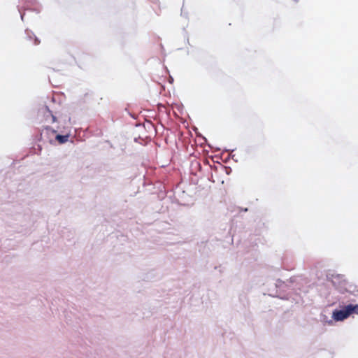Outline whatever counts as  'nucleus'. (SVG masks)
Segmentation results:
<instances>
[{
	"label": "nucleus",
	"instance_id": "3",
	"mask_svg": "<svg viewBox=\"0 0 358 358\" xmlns=\"http://www.w3.org/2000/svg\"><path fill=\"white\" fill-rule=\"evenodd\" d=\"M209 158H195L190 163V173L194 176H196L199 171L208 170V168H211V165L209 164Z\"/></svg>",
	"mask_w": 358,
	"mask_h": 358
},
{
	"label": "nucleus",
	"instance_id": "12",
	"mask_svg": "<svg viewBox=\"0 0 358 358\" xmlns=\"http://www.w3.org/2000/svg\"><path fill=\"white\" fill-rule=\"evenodd\" d=\"M46 110H47V112L48 113V115H47L46 117L50 115L51 117V118H52V123L56 122H57V117L53 114H52L51 111L49 110V109L48 108H46Z\"/></svg>",
	"mask_w": 358,
	"mask_h": 358
},
{
	"label": "nucleus",
	"instance_id": "7",
	"mask_svg": "<svg viewBox=\"0 0 358 358\" xmlns=\"http://www.w3.org/2000/svg\"><path fill=\"white\" fill-rule=\"evenodd\" d=\"M343 293L348 292L355 296H358V289L356 285H349L348 287L345 288Z\"/></svg>",
	"mask_w": 358,
	"mask_h": 358
},
{
	"label": "nucleus",
	"instance_id": "5",
	"mask_svg": "<svg viewBox=\"0 0 358 358\" xmlns=\"http://www.w3.org/2000/svg\"><path fill=\"white\" fill-rule=\"evenodd\" d=\"M57 132V130L52 129L50 127H46L43 128L41 132V139L44 142L55 144Z\"/></svg>",
	"mask_w": 358,
	"mask_h": 358
},
{
	"label": "nucleus",
	"instance_id": "16",
	"mask_svg": "<svg viewBox=\"0 0 358 358\" xmlns=\"http://www.w3.org/2000/svg\"><path fill=\"white\" fill-rule=\"evenodd\" d=\"M171 159H172V158H168V159H167V162L170 163V162H171Z\"/></svg>",
	"mask_w": 358,
	"mask_h": 358
},
{
	"label": "nucleus",
	"instance_id": "19",
	"mask_svg": "<svg viewBox=\"0 0 358 358\" xmlns=\"http://www.w3.org/2000/svg\"><path fill=\"white\" fill-rule=\"evenodd\" d=\"M27 34H28V36H29V38H31V35H29V33H27Z\"/></svg>",
	"mask_w": 358,
	"mask_h": 358
},
{
	"label": "nucleus",
	"instance_id": "15",
	"mask_svg": "<svg viewBox=\"0 0 358 358\" xmlns=\"http://www.w3.org/2000/svg\"><path fill=\"white\" fill-rule=\"evenodd\" d=\"M248 210V209L247 208H239V211H240V212H242V211H243V212H247Z\"/></svg>",
	"mask_w": 358,
	"mask_h": 358
},
{
	"label": "nucleus",
	"instance_id": "2",
	"mask_svg": "<svg viewBox=\"0 0 358 358\" xmlns=\"http://www.w3.org/2000/svg\"><path fill=\"white\" fill-rule=\"evenodd\" d=\"M294 289V288L291 287L290 285L280 279H278L275 283V289L269 295L281 299L289 300L292 297Z\"/></svg>",
	"mask_w": 358,
	"mask_h": 358
},
{
	"label": "nucleus",
	"instance_id": "6",
	"mask_svg": "<svg viewBox=\"0 0 358 358\" xmlns=\"http://www.w3.org/2000/svg\"><path fill=\"white\" fill-rule=\"evenodd\" d=\"M347 308L345 306H343L341 309H335L332 313V319L336 322L343 321L349 316Z\"/></svg>",
	"mask_w": 358,
	"mask_h": 358
},
{
	"label": "nucleus",
	"instance_id": "4",
	"mask_svg": "<svg viewBox=\"0 0 358 358\" xmlns=\"http://www.w3.org/2000/svg\"><path fill=\"white\" fill-rule=\"evenodd\" d=\"M167 194H170L169 197H173V202L179 205L186 206L189 201V196L178 185L172 190H168Z\"/></svg>",
	"mask_w": 358,
	"mask_h": 358
},
{
	"label": "nucleus",
	"instance_id": "14",
	"mask_svg": "<svg viewBox=\"0 0 358 358\" xmlns=\"http://www.w3.org/2000/svg\"><path fill=\"white\" fill-rule=\"evenodd\" d=\"M220 159H222V162H225V163H227L231 159V158H229V157L224 158H224H220ZM231 159L234 160V158H231Z\"/></svg>",
	"mask_w": 358,
	"mask_h": 358
},
{
	"label": "nucleus",
	"instance_id": "18",
	"mask_svg": "<svg viewBox=\"0 0 358 358\" xmlns=\"http://www.w3.org/2000/svg\"><path fill=\"white\" fill-rule=\"evenodd\" d=\"M290 282V283L293 282V279H292V278H290V282Z\"/></svg>",
	"mask_w": 358,
	"mask_h": 358
},
{
	"label": "nucleus",
	"instance_id": "17",
	"mask_svg": "<svg viewBox=\"0 0 358 358\" xmlns=\"http://www.w3.org/2000/svg\"><path fill=\"white\" fill-rule=\"evenodd\" d=\"M210 159H212V161H213V163H215V161H214V160H213V159H214V157H212V158H210ZM216 162H217V161H216Z\"/></svg>",
	"mask_w": 358,
	"mask_h": 358
},
{
	"label": "nucleus",
	"instance_id": "9",
	"mask_svg": "<svg viewBox=\"0 0 358 358\" xmlns=\"http://www.w3.org/2000/svg\"><path fill=\"white\" fill-rule=\"evenodd\" d=\"M327 278L329 280H331L333 284H335L336 282L334 281V279L341 280L342 278V276L341 275H334V274H327Z\"/></svg>",
	"mask_w": 358,
	"mask_h": 358
},
{
	"label": "nucleus",
	"instance_id": "10",
	"mask_svg": "<svg viewBox=\"0 0 358 358\" xmlns=\"http://www.w3.org/2000/svg\"><path fill=\"white\" fill-rule=\"evenodd\" d=\"M320 320L323 323H328L329 324H333V320H328V317L327 315H323V314L320 315Z\"/></svg>",
	"mask_w": 358,
	"mask_h": 358
},
{
	"label": "nucleus",
	"instance_id": "11",
	"mask_svg": "<svg viewBox=\"0 0 358 358\" xmlns=\"http://www.w3.org/2000/svg\"><path fill=\"white\" fill-rule=\"evenodd\" d=\"M219 166L222 169H224L225 172L227 175H229L231 173V169L229 166H224L220 163H219Z\"/></svg>",
	"mask_w": 358,
	"mask_h": 358
},
{
	"label": "nucleus",
	"instance_id": "1",
	"mask_svg": "<svg viewBox=\"0 0 358 358\" xmlns=\"http://www.w3.org/2000/svg\"><path fill=\"white\" fill-rule=\"evenodd\" d=\"M73 122L71 117L68 115H64L60 117L59 125L57 127V132L55 135V143L62 145L69 141L71 131Z\"/></svg>",
	"mask_w": 358,
	"mask_h": 358
},
{
	"label": "nucleus",
	"instance_id": "8",
	"mask_svg": "<svg viewBox=\"0 0 358 358\" xmlns=\"http://www.w3.org/2000/svg\"><path fill=\"white\" fill-rule=\"evenodd\" d=\"M349 316H350L353 313L358 314V304H352L350 303L348 305H345Z\"/></svg>",
	"mask_w": 358,
	"mask_h": 358
},
{
	"label": "nucleus",
	"instance_id": "13",
	"mask_svg": "<svg viewBox=\"0 0 358 358\" xmlns=\"http://www.w3.org/2000/svg\"><path fill=\"white\" fill-rule=\"evenodd\" d=\"M31 34L34 37V45H37L40 44V43H41L40 40H38V38L36 36H35L34 35V34L31 33Z\"/></svg>",
	"mask_w": 358,
	"mask_h": 358
}]
</instances>
